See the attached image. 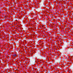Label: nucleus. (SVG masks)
I'll list each match as a JSON object with an SVG mask.
<instances>
[{
  "label": "nucleus",
  "mask_w": 73,
  "mask_h": 73,
  "mask_svg": "<svg viewBox=\"0 0 73 73\" xmlns=\"http://www.w3.org/2000/svg\"><path fill=\"white\" fill-rule=\"evenodd\" d=\"M13 56H14V57H16V56H17V55H16V54H14V55H13Z\"/></svg>",
  "instance_id": "1"
},
{
  "label": "nucleus",
  "mask_w": 73,
  "mask_h": 73,
  "mask_svg": "<svg viewBox=\"0 0 73 73\" xmlns=\"http://www.w3.org/2000/svg\"><path fill=\"white\" fill-rule=\"evenodd\" d=\"M34 15H36V14H34Z\"/></svg>",
  "instance_id": "2"
},
{
  "label": "nucleus",
  "mask_w": 73,
  "mask_h": 73,
  "mask_svg": "<svg viewBox=\"0 0 73 73\" xmlns=\"http://www.w3.org/2000/svg\"><path fill=\"white\" fill-rule=\"evenodd\" d=\"M1 13V12L0 11V13Z\"/></svg>",
  "instance_id": "3"
}]
</instances>
